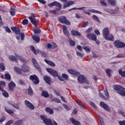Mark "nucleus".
I'll use <instances>...</instances> for the list:
<instances>
[{
	"mask_svg": "<svg viewBox=\"0 0 125 125\" xmlns=\"http://www.w3.org/2000/svg\"><path fill=\"white\" fill-rule=\"evenodd\" d=\"M103 36L106 41L113 42L115 40V37L113 34H109V28L108 27L104 28L103 30Z\"/></svg>",
	"mask_w": 125,
	"mask_h": 125,
	"instance_id": "f257e3e1",
	"label": "nucleus"
},
{
	"mask_svg": "<svg viewBox=\"0 0 125 125\" xmlns=\"http://www.w3.org/2000/svg\"><path fill=\"white\" fill-rule=\"evenodd\" d=\"M113 88L120 95L125 96V88L120 85H115Z\"/></svg>",
	"mask_w": 125,
	"mask_h": 125,
	"instance_id": "f03ea898",
	"label": "nucleus"
},
{
	"mask_svg": "<svg viewBox=\"0 0 125 125\" xmlns=\"http://www.w3.org/2000/svg\"><path fill=\"white\" fill-rule=\"evenodd\" d=\"M40 118L42 121H43L44 124L46 125H58L57 123L56 122L54 121V124L52 123V121H51V119L49 118H46L43 115H41Z\"/></svg>",
	"mask_w": 125,
	"mask_h": 125,
	"instance_id": "7ed1b4c3",
	"label": "nucleus"
},
{
	"mask_svg": "<svg viewBox=\"0 0 125 125\" xmlns=\"http://www.w3.org/2000/svg\"><path fill=\"white\" fill-rule=\"evenodd\" d=\"M113 44L116 48H124L125 47V43L121 41L117 40L114 41Z\"/></svg>",
	"mask_w": 125,
	"mask_h": 125,
	"instance_id": "20e7f679",
	"label": "nucleus"
},
{
	"mask_svg": "<svg viewBox=\"0 0 125 125\" xmlns=\"http://www.w3.org/2000/svg\"><path fill=\"white\" fill-rule=\"evenodd\" d=\"M59 21L62 24H65V25H71V22L67 20L65 16H62L58 18Z\"/></svg>",
	"mask_w": 125,
	"mask_h": 125,
	"instance_id": "39448f33",
	"label": "nucleus"
},
{
	"mask_svg": "<svg viewBox=\"0 0 125 125\" xmlns=\"http://www.w3.org/2000/svg\"><path fill=\"white\" fill-rule=\"evenodd\" d=\"M29 79L30 81H32L34 84H38V83H40V80L39 79V77H38V76L36 75L30 76Z\"/></svg>",
	"mask_w": 125,
	"mask_h": 125,
	"instance_id": "423d86ee",
	"label": "nucleus"
},
{
	"mask_svg": "<svg viewBox=\"0 0 125 125\" xmlns=\"http://www.w3.org/2000/svg\"><path fill=\"white\" fill-rule=\"evenodd\" d=\"M62 2H65L63 6V8H66L73 5L75 2L72 0L67 1V0H60Z\"/></svg>",
	"mask_w": 125,
	"mask_h": 125,
	"instance_id": "0eeeda50",
	"label": "nucleus"
},
{
	"mask_svg": "<svg viewBox=\"0 0 125 125\" xmlns=\"http://www.w3.org/2000/svg\"><path fill=\"white\" fill-rule=\"evenodd\" d=\"M46 71L48 72V73H49L51 75H52L54 78H56L57 76L58 75V72H57V71L51 69L50 68H47Z\"/></svg>",
	"mask_w": 125,
	"mask_h": 125,
	"instance_id": "6e6552de",
	"label": "nucleus"
},
{
	"mask_svg": "<svg viewBox=\"0 0 125 125\" xmlns=\"http://www.w3.org/2000/svg\"><path fill=\"white\" fill-rule=\"evenodd\" d=\"M29 20H30L32 24L36 27L37 26V20H36V17H35V14L33 13L31 14V16L28 17Z\"/></svg>",
	"mask_w": 125,
	"mask_h": 125,
	"instance_id": "1a4fd4ad",
	"label": "nucleus"
},
{
	"mask_svg": "<svg viewBox=\"0 0 125 125\" xmlns=\"http://www.w3.org/2000/svg\"><path fill=\"white\" fill-rule=\"evenodd\" d=\"M25 105L29 109H30V110H34L35 109V106L33 104H32L31 102H30L28 100L24 101Z\"/></svg>",
	"mask_w": 125,
	"mask_h": 125,
	"instance_id": "9d476101",
	"label": "nucleus"
},
{
	"mask_svg": "<svg viewBox=\"0 0 125 125\" xmlns=\"http://www.w3.org/2000/svg\"><path fill=\"white\" fill-rule=\"evenodd\" d=\"M100 105L102 108H103L105 111H107V112H110L111 111V109H110V107H109V106L107 105V104H105L104 102H101L100 103Z\"/></svg>",
	"mask_w": 125,
	"mask_h": 125,
	"instance_id": "9b49d317",
	"label": "nucleus"
},
{
	"mask_svg": "<svg viewBox=\"0 0 125 125\" xmlns=\"http://www.w3.org/2000/svg\"><path fill=\"white\" fill-rule=\"evenodd\" d=\"M48 6L49 7H51V6H57L59 8H61V7H62V5H61L60 3L55 1L54 2L49 3Z\"/></svg>",
	"mask_w": 125,
	"mask_h": 125,
	"instance_id": "f8f14e48",
	"label": "nucleus"
},
{
	"mask_svg": "<svg viewBox=\"0 0 125 125\" xmlns=\"http://www.w3.org/2000/svg\"><path fill=\"white\" fill-rule=\"evenodd\" d=\"M32 63L35 68H37L39 72H42V68L40 67V64H38L37 60L35 58H32Z\"/></svg>",
	"mask_w": 125,
	"mask_h": 125,
	"instance_id": "ddd939ff",
	"label": "nucleus"
},
{
	"mask_svg": "<svg viewBox=\"0 0 125 125\" xmlns=\"http://www.w3.org/2000/svg\"><path fill=\"white\" fill-rule=\"evenodd\" d=\"M86 37L90 41H95L97 39V37L94 34L89 33L86 35Z\"/></svg>",
	"mask_w": 125,
	"mask_h": 125,
	"instance_id": "4468645a",
	"label": "nucleus"
},
{
	"mask_svg": "<svg viewBox=\"0 0 125 125\" xmlns=\"http://www.w3.org/2000/svg\"><path fill=\"white\" fill-rule=\"evenodd\" d=\"M8 86L9 91H13V90H14L15 86H16V84H15V83H14V82H11L9 83Z\"/></svg>",
	"mask_w": 125,
	"mask_h": 125,
	"instance_id": "2eb2a0df",
	"label": "nucleus"
},
{
	"mask_svg": "<svg viewBox=\"0 0 125 125\" xmlns=\"http://www.w3.org/2000/svg\"><path fill=\"white\" fill-rule=\"evenodd\" d=\"M11 29L12 31H13V32H14L15 33L16 35L20 34L21 30L19 27L15 26L11 27Z\"/></svg>",
	"mask_w": 125,
	"mask_h": 125,
	"instance_id": "dca6fc26",
	"label": "nucleus"
},
{
	"mask_svg": "<svg viewBox=\"0 0 125 125\" xmlns=\"http://www.w3.org/2000/svg\"><path fill=\"white\" fill-rule=\"evenodd\" d=\"M62 30H63V33L65 35V36L69 37L70 33H69V31H68V30L67 29V27H66V25H62Z\"/></svg>",
	"mask_w": 125,
	"mask_h": 125,
	"instance_id": "f3484780",
	"label": "nucleus"
},
{
	"mask_svg": "<svg viewBox=\"0 0 125 125\" xmlns=\"http://www.w3.org/2000/svg\"><path fill=\"white\" fill-rule=\"evenodd\" d=\"M67 72L69 73V74H71V75H74V76H76V77L78 76H80V72H77L73 69H68Z\"/></svg>",
	"mask_w": 125,
	"mask_h": 125,
	"instance_id": "a211bd4d",
	"label": "nucleus"
},
{
	"mask_svg": "<svg viewBox=\"0 0 125 125\" xmlns=\"http://www.w3.org/2000/svg\"><path fill=\"white\" fill-rule=\"evenodd\" d=\"M71 34L72 36H77V37H81L82 36V34L81 33L79 32V31L73 29L71 31Z\"/></svg>",
	"mask_w": 125,
	"mask_h": 125,
	"instance_id": "6ab92c4d",
	"label": "nucleus"
},
{
	"mask_svg": "<svg viewBox=\"0 0 125 125\" xmlns=\"http://www.w3.org/2000/svg\"><path fill=\"white\" fill-rule=\"evenodd\" d=\"M84 80H85V78L83 75H81L78 77V81L80 83H84Z\"/></svg>",
	"mask_w": 125,
	"mask_h": 125,
	"instance_id": "aec40b11",
	"label": "nucleus"
},
{
	"mask_svg": "<svg viewBox=\"0 0 125 125\" xmlns=\"http://www.w3.org/2000/svg\"><path fill=\"white\" fill-rule=\"evenodd\" d=\"M21 70L23 72H24V73H27V72H29V71H30L29 67L25 64H23L22 65H21Z\"/></svg>",
	"mask_w": 125,
	"mask_h": 125,
	"instance_id": "412c9836",
	"label": "nucleus"
},
{
	"mask_svg": "<svg viewBox=\"0 0 125 125\" xmlns=\"http://www.w3.org/2000/svg\"><path fill=\"white\" fill-rule=\"evenodd\" d=\"M41 96L43 97H44L45 98H47L49 97V94L47 91L43 90L42 92Z\"/></svg>",
	"mask_w": 125,
	"mask_h": 125,
	"instance_id": "4be33fe9",
	"label": "nucleus"
},
{
	"mask_svg": "<svg viewBox=\"0 0 125 125\" xmlns=\"http://www.w3.org/2000/svg\"><path fill=\"white\" fill-rule=\"evenodd\" d=\"M43 80L45 81V82H46V83H48V84H50V83L51 82V78L50 77L48 76H45Z\"/></svg>",
	"mask_w": 125,
	"mask_h": 125,
	"instance_id": "5701e85b",
	"label": "nucleus"
},
{
	"mask_svg": "<svg viewBox=\"0 0 125 125\" xmlns=\"http://www.w3.org/2000/svg\"><path fill=\"white\" fill-rule=\"evenodd\" d=\"M44 61L45 63H47L48 65H49V66H51V67H55V63L49 60L48 61L47 59H45Z\"/></svg>",
	"mask_w": 125,
	"mask_h": 125,
	"instance_id": "b1692460",
	"label": "nucleus"
},
{
	"mask_svg": "<svg viewBox=\"0 0 125 125\" xmlns=\"http://www.w3.org/2000/svg\"><path fill=\"white\" fill-rule=\"evenodd\" d=\"M70 121H71L72 124H73V125H81V123L79 121H76L73 118H71Z\"/></svg>",
	"mask_w": 125,
	"mask_h": 125,
	"instance_id": "393cba45",
	"label": "nucleus"
},
{
	"mask_svg": "<svg viewBox=\"0 0 125 125\" xmlns=\"http://www.w3.org/2000/svg\"><path fill=\"white\" fill-rule=\"evenodd\" d=\"M14 69L15 72L16 73H17V74H19V75H21V74H22V70L19 67L15 66V67H14Z\"/></svg>",
	"mask_w": 125,
	"mask_h": 125,
	"instance_id": "a878e982",
	"label": "nucleus"
},
{
	"mask_svg": "<svg viewBox=\"0 0 125 125\" xmlns=\"http://www.w3.org/2000/svg\"><path fill=\"white\" fill-rule=\"evenodd\" d=\"M85 8V7H79V8L74 7L68 10V11H71V10H84Z\"/></svg>",
	"mask_w": 125,
	"mask_h": 125,
	"instance_id": "bb28decb",
	"label": "nucleus"
},
{
	"mask_svg": "<svg viewBox=\"0 0 125 125\" xmlns=\"http://www.w3.org/2000/svg\"><path fill=\"white\" fill-rule=\"evenodd\" d=\"M15 55L16 57L18 58L19 60L20 61H21V62H22V63H25V62H26V61H25V59L22 57L18 55V54H15Z\"/></svg>",
	"mask_w": 125,
	"mask_h": 125,
	"instance_id": "cd10ccee",
	"label": "nucleus"
},
{
	"mask_svg": "<svg viewBox=\"0 0 125 125\" xmlns=\"http://www.w3.org/2000/svg\"><path fill=\"white\" fill-rule=\"evenodd\" d=\"M24 123V121L22 120H19V121H16L15 122L13 125H23V123Z\"/></svg>",
	"mask_w": 125,
	"mask_h": 125,
	"instance_id": "c85d7f7f",
	"label": "nucleus"
},
{
	"mask_svg": "<svg viewBox=\"0 0 125 125\" xmlns=\"http://www.w3.org/2000/svg\"><path fill=\"white\" fill-rule=\"evenodd\" d=\"M32 39L33 40H34V41L36 42H40V41H41V38H40V36H32Z\"/></svg>",
	"mask_w": 125,
	"mask_h": 125,
	"instance_id": "c756f323",
	"label": "nucleus"
},
{
	"mask_svg": "<svg viewBox=\"0 0 125 125\" xmlns=\"http://www.w3.org/2000/svg\"><path fill=\"white\" fill-rule=\"evenodd\" d=\"M111 72H112V70L110 69H107L105 70V73L109 78H111L112 77V74H111Z\"/></svg>",
	"mask_w": 125,
	"mask_h": 125,
	"instance_id": "7c9ffc66",
	"label": "nucleus"
},
{
	"mask_svg": "<svg viewBox=\"0 0 125 125\" xmlns=\"http://www.w3.org/2000/svg\"><path fill=\"white\" fill-rule=\"evenodd\" d=\"M46 111L47 113H49L50 115L53 114V109L52 108H51L50 107H46L45 108Z\"/></svg>",
	"mask_w": 125,
	"mask_h": 125,
	"instance_id": "2f4dec72",
	"label": "nucleus"
},
{
	"mask_svg": "<svg viewBox=\"0 0 125 125\" xmlns=\"http://www.w3.org/2000/svg\"><path fill=\"white\" fill-rule=\"evenodd\" d=\"M52 102H55L56 103H61V100L57 98H53L51 99Z\"/></svg>",
	"mask_w": 125,
	"mask_h": 125,
	"instance_id": "473e14b6",
	"label": "nucleus"
},
{
	"mask_svg": "<svg viewBox=\"0 0 125 125\" xmlns=\"http://www.w3.org/2000/svg\"><path fill=\"white\" fill-rule=\"evenodd\" d=\"M70 46H75L76 45V42L72 40L71 39H69L68 40Z\"/></svg>",
	"mask_w": 125,
	"mask_h": 125,
	"instance_id": "72a5a7b5",
	"label": "nucleus"
},
{
	"mask_svg": "<svg viewBox=\"0 0 125 125\" xmlns=\"http://www.w3.org/2000/svg\"><path fill=\"white\" fill-rule=\"evenodd\" d=\"M119 74L121 76V77H123V78H125V70L123 71L122 69L119 70Z\"/></svg>",
	"mask_w": 125,
	"mask_h": 125,
	"instance_id": "f704fd0d",
	"label": "nucleus"
},
{
	"mask_svg": "<svg viewBox=\"0 0 125 125\" xmlns=\"http://www.w3.org/2000/svg\"><path fill=\"white\" fill-rule=\"evenodd\" d=\"M4 109L5 112H6V113H7L8 114H9L10 115L11 114H14V112L12 111V109H7L6 107H4Z\"/></svg>",
	"mask_w": 125,
	"mask_h": 125,
	"instance_id": "c9c22d12",
	"label": "nucleus"
},
{
	"mask_svg": "<svg viewBox=\"0 0 125 125\" xmlns=\"http://www.w3.org/2000/svg\"><path fill=\"white\" fill-rule=\"evenodd\" d=\"M89 12H92V13H97L98 14H102V12L98 10H95L94 9L89 10Z\"/></svg>",
	"mask_w": 125,
	"mask_h": 125,
	"instance_id": "e433bc0d",
	"label": "nucleus"
},
{
	"mask_svg": "<svg viewBox=\"0 0 125 125\" xmlns=\"http://www.w3.org/2000/svg\"><path fill=\"white\" fill-rule=\"evenodd\" d=\"M27 90H28V93L29 94V95H33L34 92L33 91V89H32L31 86H29Z\"/></svg>",
	"mask_w": 125,
	"mask_h": 125,
	"instance_id": "4c0bfd02",
	"label": "nucleus"
},
{
	"mask_svg": "<svg viewBox=\"0 0 125 125\" xmlns=\"http://www.w3.org/2000/svg\"><path fill=\"white\" fill-rule=\"evenodd\" d=\"M9 59L11 60V61H16L17 60V58L14 56H9Z\"/></svg>",
	"mask_w": 125,
	"mask_h": 125,
	"instance_id": "58836bf2",
	"label": "nucleus"
},
{
	"mask_svg": "<svg viewBox=\"0 0 125 125\" xmlns=\"http://www.w3.org/2000/svg\"><path fill=\"white\" fill-rule=\"evenodd\" d=\"M62 78H63V79H64V80H65V81H68V79L69 78V76L65 74V73H63L62 75Z\"/></svg>",
	"mask_w": 125,
	"mask_h": 125,
	"instance_id": "ea45409f",
	"label": "nucleus"
},
{
	"mask_svg": "<svg viewBox=\"0 0 125 125\" xmlns=\"http://www.w3.org/2000/svg\"><path fill=\"white\" fill-rule=\"evenodd\" d=\"M30 49L31 50L32 52H33L34 54L37 55V51H36V48H35V47H34L33 46H31Z\"/></svg>",
	"mask_w": 125,
	"mask_h": 125,
	"instance_id": "a19ab883",
	"label": "nucleus"
},
{
	"mask_svg": "<svg viewBox=\"0 0 125 125\" xmlns=\"http://www.w3.org/2000/svg\"><path fill=\"white\" fill-rule=\"evenodd\" d=\"M0 69H1L2 71L5 70V66H4V64L2 62H0Z\"/></svg>",
	"mask_w": 125,
	"mask_h": 125,
	"instance_id": "79ce46f5",
	"label": "nucleus"
},
{
	"mask_svg": "<svg viewBox=\"0 0 125 125\" xmlns=\"http://www.w3.org/2000/svg\"><path fill=\"white\" fill-rule=\"evenodd\" d=\"M5 79L6 80H11V76H10V75L8 73H6L4 75Z\"/></svg>",
	"mask_w": 125,
	"mask_h": 125,
	"instance_id": "37998d69",
	"label": "nucleus"
},
{
	"mask_svg": "<svg viewBox=\"0 0 125 125\" xmlns=\"http://www.w3.org/2000/svg\"><path fill=\"white\" fill-rule=\"evenodd\" d=\"M10 14L12 15V16H14L15 15V11H14V9L13 7H11L10 8Z\"/></svg>",
	"mask_w": 125,
	"mask_h": 125,
	"instance_id": "c03bdc74",
	"label": "nucleus"
},
{
	"mask_svg": "<svg viewBox=\"0 0 125 125\" xmlns=\"http://www.w3.org/2000/svg\"><path fill=\"white\" fill-rule=\"evenodd\" d=\"M99 95H100V97H101V98H102V99H104V100H107V98H106V97H105V96H104V95H103V94L101 92H99Z\"/></svg>",
	"mask_w": 125,
	"mask_h": 125,
	"instance_id": "a18cd8bd",
	"label": "nucleus"
},
{
	"mask_svg": "<svg viewBox=\"0 0 125 125\" xmlns=\"http://www.w3.org/2000/svg\"><path fill=\"white\" fill-rule=\"evenodd\" d=\"M12 106L13 108H14L15 109H16L17 110H19V109H20V107H19V105H18V104H12Z\"/></svg>",
	"mask_w": 125,
	"mask_h": 125,
	"instance_id": "49530a36",
	"label": "nucleus"
},
{
	"mask_svg": "<svg viewBox=\"0 0 125 125\" xmlns=\"http://www.w3.org/2000/svg\"><path fill=\"white\" fill-rule=\"evenodd\" d=\"M34 34H39L41 33V29H40L39 28H35L34 30Z\"/></svg>",
	"mask_w": 125,
	"mask_h": 125,
	"instance_id": "de8ad7c7",
	"label": "nucleus"
},
{
	"mask_svg": "<svg viewBox=\"0 0 125 125\" xmlns=\"http://www.w3.org/2000/svg\"><path fill=\"white\" fill-rule=\"evenodd\" d=\"M83 49H84V51H86V52H90V49L88 48L86 46H83Z\"/></svg>",
	"mask_w": 125,
	"mask_h": 125,
	"instance_id": "09e8293b",
	"label": "nucleus"
},
{
	"mask_svg": "<svg viewBox=\"0 0 125 125\" xmlns=\"http://www.w3.org/2000/svg\"><path fill=\"white\" fill-rule=\"evenodd\" d=\"M99 119L100 121V123L102 125H105V123H104V121L103 120V118L101 117V116H99Z\"/></svg>",
	"mask_w": 125,
	"mask_h": 125,
	"instance_id": "8fccbe9b",
	"label": "nucleus"
},
{
	"mask_svg": "<svg viewBox=\"0 0 125 125\" xmlns=\"http://www.w3.org/2000/svg\"><path fill=\"white\" fill-rule=\"evenodd\" d=\"M93 19H94V20H95V21H97V22L100 21L99 18H98V17L96 16L95 15H94L93 16Z\"/></svg>",
	"mask_w": 125,
	"mask_h": 125,
	"instance_id": "3c124183",
	"label": "nucleus"
},
{
	"mask_svg": "<svg viewBox=\"0 0 125 125\" xmlns=\"http://www.w3.org/2000/svg\"><path fill=\"white\" fill-rule=\"evenodd\" d=\"M107 1L109 2L111 5H115V4H116V2L113 0H107Z\"/></svg>",
	"mask_w": 125,
	"mask_h": 125,
	"instance_id": "603ef678",
	"label": "nucleus"
},
{
	"mask_svg": "<svg viewBox=\"0 0 125 125\" xmlns=\"http://www.w3.org/2000/svg\"><path fill=\"white\" fill-rule=\"evenodd\" d=\"M90 104L91 105V106L93 107L94 109H97V106H96V105H95V104H94V103H93V102H90Z\"/></svg>",
	"mask_w": 125,
	"mask_h": 125,
	"instance_id": "864d4df0",
	"label": "nucleus"
},
{
	"mask_svg": "<svg viewBox=\"0 0 125 125\" xmlns=\"http://www.w3.org/2000/svg\"><path fill=\"white\" fill-rule=\"evenodd\" d=\"M104 95L107 97V98H109V92H108V90H105L104 91Z\"/></svg>",
	"mask_w": 125,
	"mask_h": 125,
	"instance_id": "5fc2aeb1",
	"label": "nucleus"
},
{
	"mask_svg": "<svg viewBox=\"0 0 125 125\" xmlns=\"http://www.w3.org/2000/svg\"><path fill=\"white\" fill-rule=\"evenodd\" d=\"M28 21L27 19H24L22 21V24L23 25H28Z\"/></svg>",
	"mask_w": 125,
	"mask_h": 125,
	"instance_id": "6e6d98bb",
	"label": "nucleus"
},
{
	"mask_svg": "<svg viewBox=\"0 0 125 125\" xmlns=\"http://www.w3.org/2000/svg\"><path fill=\"white\" fill-rule=\"evenodd\" d=\"M1 85H3L4 87H5V85H6V83L4 81H0V87H1Z\"/></svg>",
	"mask_w": 125,
	"mask_h": 125,
	"instance_id": "4d7b16f0",
	"label": "nucleus"
},
{
	"mask_svg": "<svg viewBox=\"0 0 125 125\" xmlns=\"http://www.w3.org/2000/svg\"><path fill=\"white\" fill-rule=\"evenodd\" d=\"M76 54L78 56H80L81 58H83V57L84 56L83 54H82L81 52L79 51L76 52Z\"/></svg>",
	"mask_w": 125,
	"mask_h": 125,
	"instance_id": "13d9d810",
	"label": "nucleus"
},
{
	"mask_svg": "<svg viewBox=\"0 0 125 125\" xmlns=\"http://www.w3.org/2000/svg\"><path fill=\"white\" fill-rule=\"evenodd\" d=\"M41 54L42 56V57H46L47 56V54L43 51H41Z\"/></svg>",
	"mask_w": 125,
	"mask_h": 125,
	"instance_id": "bf43d9fd",
	"label": "nucleus"
},
{
	"mask_svg": "<svg viewBox=\"0 0 125 125\" xmlns=\"http://www.w3.org/2000/svg\"><path fill=\"white\" fill-rule=\"evenodd\" d=\"M87 25H88V21H86V22L83 23V24L82 25V28H85V27H86L87 26Z\"/></svg>",
	"mask_w": 125,
	"mask_h": 125,
	"instance_id": "052dcab7",
	"label": "nucleus"
},
{
	"mask_svg": "<svg viewBox=\"0 0 125 125\" xmlns=\"http://www.w3.org/2000/svg\"><path fill=\"white\" fill-rule=\"evenodd\" d=\"M25 38V34L21 33V41H24V39Z\"/></svg>",
	"mask_w": 125,
	"mask_h": 125,
	"instance_id": "680f3d73",
	"label": "nucleus"
},
{
	"mask_svg": "<svg viewBox=\"0 0 125 125\" xmlns=\"http://www.w3.org/2000/svg\"><path fill=\"white\" fill-rule=\"evenodd\" d=\"M5 30L6 32H7V33H11V30H10V29L9 28L8 26H6L5 27Z\"/></svg>",
	"mask_w": 125,
	"mask_h": 125,
	"instance_id": "e2e57ef3",
	"label": "nucleus"
},
{
	"mask_svg": "<svg viewBox=\"0 0 125 125\" xmlns=\"http://www.w3.org/2000/svg\"><path fill=\"white\" fill-rule=\"evenodd\" d=\"M47 46L48 48H49V49H52V44H51V43H48Z\"/></svg>",
	"mask_w": 125,
	"mask_h": 125,
	"instance_id": "0e129e2a",
	"label": "nucleus"
},
{
	"mask_svg": "<svg viewBox=\"0 0 125 125\" xmlns=\"http://www.w3.org/2000/svg\"><path fill=\"white\" fill-rule=\"evenodd\" d=\"M57 77L59 79L60 81H61V82H63L64 80H63V78H62V76L61 77L60 75H58L57 76Z\"/></svg>",
	"mask_w": 125,
	"mask_h": 125,
	"instance_id": "69168bd1",
	"label": "nucleus"
},
{
	"mask_svg": "<svg viewBox=\"0 0 125 125\" xmlns=\"http://www.w3.org/2000/svg\"><path fill=\"white\" fill-rule=\"evenodd\" d=\"M92 31V27H89L86 30V33H90Z\"/></svg>",
	"mask_w": 125,
	"mask_h": 125,
	"instance_id": "338daca9",
	"label": "nucleus"
},
{
	"mask_svg": "<svg viewBox=\"0 0 125 125\" xmlns=\"http://www.w3.org/2000/svg\"><path fill=\"white\" fill-rule=\"evenodd\" d=\"M120 125H125V120L119 122Z\"/></svg>",
	"mask_w": 125,
	"mask_h": 125,
	"instance_id": "774afa93",
	"label": "nucleus"
}]
</instances>
